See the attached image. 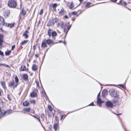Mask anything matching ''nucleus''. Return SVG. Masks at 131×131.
Masks as SVG:
<instances>
[{"label":"nucleus","mask_w":131,"mask_h":131,"mask_svg":"<svg viewBox=\"0 0 131 131\" xmlns=\"http://www.w3.org/2000/svg\"><path fill=\"white\" fill-rule=\"evenodd\" d=\"M30 110V107L26 108L23 109V111H24V113H25V111H26V112H29Z\"/></svg>","instance_id":"27"},{"label":"nucleus","mask_w":131,"mask_h":131,"mask_svg":"<svg viewBox=\"0 0 131 131\" xmlns=\"http://www.w3.org/2000/svg\"><path fill=\"white\" fill-rule=\"evenodd\" d=\"M46 43L49 45L53 44V41L52 40L50 39H48L46 40Z\"/></svg>","instance_id":"13"},{"label":"nucleus","mask_w":131,"mask_h":131,"mask_svg":"<svg viewBox=\"0 0 131 131\" xmlns=\"http://www.w3.org/2000/svg\"><path fill=\"white\" fill-rule=\"evenodd\" d=\"M52 30L50 28H49L48 30V34L50 37L52 33Z\"/></svg>","instance_id":"20"},{"label":"nucleus","mask_w":131,"mask_h":131,"mask_svg":"<svg viewBox=\"0 0 131 131\" xmlns=\"http://www.w3.org/2000/svg\"><path fill=\"white\" fill-rule=\"evenodd\" d=\"M42 93L43 94L44 96L46 98V99L47 100V95L46 94L45 92H42Z\"/></svg>","instance_id":"44"},{"label":"nucleus","mask_w":131,"mask_h":131,"mask_svg":"<svg viewBox=\"0 0 131 131\" xmlns=\"http://www.w3.org/2000/svg\"><path fill=\"white\" fill-rule=\"evenodd\" d=\"M15 81L16 83L15 84V85L14 86V88H16L18 84V79L17 76L15 77Z\"/></svg>","instance_id":"14"},{"label":"nucleus","mask_w":131,"mask_h":131,"mask_svg":"<svg viewBox=\"0 0 131 131\" xmlns=\"http://www.w3.org/2000/svg\"><path fill=\"white\" fill-rule=\"evenodd\" d=\"M41 46L42 47L45 48L47 47V45L45 41L42 42V43Z\"/></svg>","instance_id":"23"},{"label":"nucleus","mask_w":131,"mask_h":131,"mask_svg":"<svg viewBox=\"0 0 131 131\" xmlns=\"http://www.w3.org/2000/svg\"><path fill=\"white\" fill-rule=\"evenodd\" d=\"M49 128L50 129V130H51V128H52V127L51 126H50L49 127Z\"/></svg>","instance_id":"60"},{"label":"nucleus","mask_w":131,"mask_h":131,"mask_svg":"<svg viewBox=\"0 0 131 131\" xmlns=\"http://www.w3.org/2000/svg\"><path fill=\"white\" fill-rule=\"evenodd\" d=\"M7 5L10 8H14L17 6V3L15 0H10L8 2Z\"/></svg>","instance_id":"2"},{"label":"nucleus","mask_w":131,"mask_h":131,"mask_svg":"<svg viewBox=\"0 0 131 131\" xmlns=\"http://www.w3.org/2000/svg\"><path fill=\"white\" fill-rule=\"evenodd\" d=\"M12 113V111H7L6 112L4 111V112H2L0 114V116H4L5 114H9L10 113Z\"/></svg>","instance_id":"9"},{"label":"nucleus","mask_w":131,"mask_h":131,"mask_svg":"<svg viewBox=\"0 0 131 131\" xmlns=\"http://www.w3.org/2000/svg\"><path fill=\"white\" fill-rule=\"evenodd\" d=\"M117 0H111V2H115L117 1Z\"/></svg>","instance_id":"53"},{"label":"nucleus","mask_w":131,"mask_h":131,"mask_svg":"<svg viewBox=\"0 0 131 131\" xmlns=\"http://www.w3.org/2000/svg\"><path fill=\"white\" fill-rule=\"evenodd\" d=\"M4 66H6V67H9V65H6V64H5Z\"/></svg>","instance_id":"56"},{"label":"nucleus","mask_w":131,"mask_h":131,"mask_svg":"<svg viewBox=\"0 0 131 131\" xmlns=\"http://www.w3.org/2000/svg\"><path fill=\"white\" fill-rule=\"evenodd\" d=\"M98 104H99V106L100 107H101V104H99V103H98Z\"/></svg>","instance_id":"62"},{"label":"nucleus","mask_w":131,"mask_h":131,"mask_svg":"<svg viewBox=\"0 0 131 131\" xmlns=\"http://www.w3.org/2000/svg\"><path fill=\"white\" fill-rule=\"evenodd\" d=\"M68 6L70 9H72L74 7V5L73 2H71L68 3Z\"/></svg>","instance_id":"12"},{"label":"nucleus","mask_w":131,"mask_h":131,"mask_svg":"<svg viewBox=\"0 0 131 131\" xmlns=\"http://www.w3.org/2000/svg\"><path fill=\"white\" fill-rule=\"evenodd\" d=\"M48 108L49 110L51 112L52 111V109L51 106L49 105L48 106Z\"/></svg>","instance_id":"40"},{"label":"nucleus","mask_w":131,"mask_h":131,"mask_svg":"<svg viewBox=\"0 0 131 131\" xmlns=\"http://www.w3.org/2000/svg\"><path fill=\"white\" fill-rule=\"evenodd\" d=\"M72 14L73 15H75V12H73L72 13Z\"/></svg>","instance_id":"59"},{"label":"nucleus","mask_w":131,"mask_h":131,"mask_svg":"<svg viewBox=\"0 0 131 131\" xmlns=\"http://www.w3.org/2000/svg\"><path fill=\"white\" fill-rule=\"evenodd\" d=\"M10 13V10H6L4 13V15L6 17H8Z\"/></svg>","instance_id":"5"},{"label":"nucleus","mask_w":131,"mask_h":131,"mask_svg":"<svg viewBox=\"0 0 131 131\" xmlns=\"http://www.w3.org/2000/svg\"><path fill=\"white\" fill-rule=\"evenodd\" d=\"M3 18L0 16V25H2L4 26V24L5 23Z\"/></svg>","instance_id":"10"},{"label":"nucleus","mask_w":131,"mask_h":131,"mask_svg":"<svg viewBox=\"0 0 131 131\" xmlns=\"http://www.w3.org/2000/svg\"><path fill=\"white\" fill-rule=\"evenodd\" d=\"M57 6V4L56 3L53 4L52 5V7L54 8V10H56V9L55 8H56Z\"/></svg>","instance_id":"38"},{"label":"nucleus","mask_w":131,"mask_h":131,"mask_svg":"<svg viewBox=\"0 0 131 131\" xmlns=\"http://www.w3.org/2000/svg\"><path fill=\"white\" fill-rule=\"evenodd\" d=\"M5 64H0V66H2L3 65L4 66V65H5Z\"/></svg>","instance_id":"58"},{"label":"nucleus","mask_w":131,"mask_h":131,"mask_svg":"<svg viewBox=\"0 0 131 131\" xmlns=\"http://www.w3.org/2000/svg\"><path fill=\"white\" fill-rule=\"evenodd\" d=\"M29 32L28 31L26 30L23 34V36L25 38L27 39L28 38V34H29Z\"/></svg>","instance_id":"8"},{"label":"nucleus","mask_w":131,"mask_h":131,"mask_svg":"<svg viewBox=\"0 0 131 131\" xmlns=\"http://www.w3.org/2000/svg\"><path fill=\"white\" fill-rule=\"evenodd\" d=\"M109 92L111 96L114 97H118L119 95L116 91H115L114 89H112L110 90Z\"/></svg>","instance_id":"3"},{"label":"nucleus","mask_w":131,"mask_h":131,"mask_svg":"<svg viewBox=\"0 0 131 131\" xmlns=\"http://www.w3.org/2000/svg\"><path fill=\"white\" fill-rule=\"evenodd\" d=\"M1 84L2 86L4 88H5L6 87L5 82L4 81L1 82Z\"/></svg>","instance_id":"29"},{"label":"nucleus","mask_w":131,"mask_h":131,"mask_svg":"<svg viewBox=\"0 0 131 131\" xmlns=\"http://www.w3.org/2000/svg\"><path fill=\"white\" fill-rule=\"evenodd\" d=\"M11 52V50H9L8 51H6L5 52V55L6 56H8L10 54Z\"/></svg>","instance_id":"33"},{"label":"nucleus","mask_w":131,"mask_h":131,"mask_svg":"<svg viewBox=\"0 0 131 131\" xmlns=\"http://www.w3.org/2000/svg\"><path fill=\"white\" fill-rule=\"evenodd\" d=\"M29 103L27 101H25L23 103V105L25 106H27L29 105Z\"/></svg>","instance_id":"25"},{"label":"nucleus","mask_w":131,"mask_h":131,"mask_svg":"<svg viewBox=\"0 0 131 131\" xmlns=\"http://www.w3.org/2000/svg\"><path fill=\"white\" fill-rule=\"evenodd\" d=\"M119 3L121 4L122 5H123L124 4V3H123V2H121V0L119 1Z\"/></svg>","instance_id":"55"},{"label":"nucleus","mask_w":131,"mask_h":131,"mask_svg":"<svg viewBox=\"0 0 131 131\" xmlns=\"http://www.w3.org/2000/svg\"><path fill=\"white\" fill-rule=\"evenodd\" d=\"M20 14L23 15V16H24L26 14V12L25 11L23 8H22V10L20 12Z\"/></svg>","instance_id":"16"},{"label":"nucleus","mask_w":131,"mask_h":131,"mask_svg":"<svg viewBox=\"0 0 131 131\" xmlns=\"http://www.w3.org/2000/svg\"><path fill=\"white\" fill-rule=\"evenodd\" d=\"M31 116H33V117H34L35 118L37 119L38 121H39V122L40 123V118L39 117H36V116H34V115H31V114H30Z\"/></svg>","instance_id":"36"},{"label":"nucleus","mask_w":131,"mask_h":131,"mask_svg":"<svg viewBox=\"0 0 131 131\" xmlns=\"http://www.w3.org/2000/svg\"><path fill=\"white\" fill-rule=\"evenodd\" d=\"M60 26L61 28H63L64 29V32L66 34L65 36V37H66L68 31L70 28L71 26L68 25L64 24L63 22H62L61 23Z\"/></svg>","instance_id":"1"},{"label":"nucleus","mask_w":131,"mask_h":131,"mask_svg":"<svg viewBox=\"0 0 131 131\" xmlns=\"http://www.w3.org/2000/svg\"><path fill=\"white\" fill-rule=\"evenodd\" d=\"M30 29V27H28L27 28V29L28 30H29Z\"/></svg>","instance_id":"64"},{"label":"nucleus","mask_w":131,"mask_h":131,"mask_svg":"<svg viewBox=\"0 0 131 131\" xmlns=\"http://www.w3.org/2000/svg\"><path fill=\"white\" fill-rule=\"evenodd\" d=\"M64 12V9L63 8L59 12V14H62V13Z\"/></svg>","instance_id":"45"},{"label":"nucleus","mask_w":131,"mask_h":131,"mask_svg":"<svg viewBox=\"0 0 131 131\" xmlns=\"http://www.w3.org/2000/svg\"><path fill=\"white\" fill-rule=\"evenodd\" d=\"M67 115H65L64 114L62 115H61V118L60 120H62V119H64L66 117V116Z\"/></svg>","instance_id":"34"},{"label":"nucleus","mask_w":131,"mask_h":131,"mask_svg":"<svg viewBox=\"0 0 131 131\" xmlns=\"http://www.w3.org/2000/svg\"><path fill=\"white\" fill-rule=\"evenodd\" d=\"M36 84L37 85V88L39 89V83L38 81H36Z\"/></svg>","instance_id":"42"},{"label":"nucleus","mask_w":131,"mask_h":131,"mask_svg":"<svg viewBox=\"0 0 131 131\" xmlns=\"http://www.w3.org/2000/svg\"><path fill=\"white\" fill-rule=\"evenodd\" d=\"M100 92H99L98 94V95H97V98H100Z\"/></svg>","instance_id":"52"},{"label":"nucleus","mask_w":131,"mask_h":131,"mask_svg":"<svg viewBox=\"0 0 131 131\" xmlns=\"http://www.w3.org/2000/svg\"><path fill=\"white\" fill-rule=\"evenodd\" d=\"M97 103L101 104L103 102L100 98H97Z\"/></svg>","instance_id":"26"},{"label":"nucleus","mask_w":131,"mask_h":131,"mask_svg":"<svg viewBox=\"0 0 131 131\" xmlns=\"http://www.w3.org/2000/svg\"><path fill=\"white\" fill-rule=\"evenodd\" d=\"M0 55L2 56H3L4 55L3 53L1 50H0Z\"/></svg>","instance_id":"50"},{"label":"nucleus","mask_w":131,"mask_h":131,"mask_svg":"<svg viewBox=\"0 0 131 131\" xmlns=\"http://www.w3.org/2000/svg\"><path fill=\"white\" fill-rule=\"evenodd\" d=\"M15 85V84L14 83V81L13 80L10 82L8 83V86L10 87H13V89H15V88H14V86Z\"/></svg>","instance_id":"7"},{"label":"nucleus","mask_w":131,"mask_h":131,"mask_svg":"<svg viewBox=\"0 0 131 131\" xmlns=\"http://www.w3.org/2000/svg\"><path fill=\"white\" fill-rule=\"evenodd\" d=\"M106 95V91L104 90L102 92V96H104Z\"/></svg>","instance_id":"39"},{"label":"nucleus","mask_w":131,"mask_h":131,"mask_svg":"<svg viewBox=\"0 0 131 131\" xmlns=\"http://www.w3.org/2000/svg\"><path fill=\"white\" fill-rule=\"evenodd\" d=\"M28 41V40H25L22 41L20 44L21 45H23L26 43Z\"/></svg>","instance_id":"24"},{"label":"nucleus","mask_w":131,"mask_h":131,"mask_svg":"<svg viewBox=\"0 0 131 131\" xmlns=\"http://www.w3.org/2000/svg\"><path fill=\"white\" fill-rule=\"evenodd\" d=\"M7 98L8 100L9 101H11V100L12 99L11 98V96L9 94H8L7 95Z\"/></svg>","instance_id":"41"},{"label":"nucleus","mask_w":131,"mask_h":131,"mask_svg":"<svg viewBox=\"0 0 131 131\" xmlns=\"http://www.w3.org/2000/svg\"><path fill=\"white\" fill-rule=\"evenodd\" d=\"M26 67L25 66H23L21 67L20 70H21L23 71L26 70Z\"/></svg>","instance_id":"30"},{"label":"nucleus","mask_w":131,"mask_h":131,"mask_svg":"<svg viewBox=\"0 0 131 131\" xmlns=\"http://www.w3.org/2000/svg\"><path fill=\"white\" fill-rule=\"evenodd\" d=\"M119 86H121L122 88H123L124 89H125V87L124 86V85L122 84H120L119 85Z\"/></svg>","instance_id":"49"},{"label":"nucleus","mask_w":131,"mask_h":131,"mask_svg":"<svg viewBox=\"0 0 131 131\" xmlns=\"http://www.w3.org/2000/svg\"><path fill=\"white\" fill-rule=\"evenodd\" d=\"M115 98L113 99V101L114 103H117L119 99V97H114Z\"/></svg>","instance_id":"18"},{"label":"nucleus","mask_w":131,"mask_h":131,"mask_svg":"<svg viewBox=\"0 0 131 131\" xmlns=\"http://www.w3.org/2000/svg\"><path fill=\"white\" fill-rule=\"evenodd\" d=\"M31 116H33V117H34L35 118L37 119L38 121H39V122L40 123V118L39 117H36V116H34V115H31V114H30Z\"/></svg>","instance_id":"37"},{"label":"nucleus","mask_w":131,"mask_h":131,"mask_svg":"<svg viewBox=\"0 0 131 131\" xmlns=\"http://www.w3.org/2000/svg\"><path fill=\"white\" fill-rule=\"evenodd\" d=\"M80 3L82 2L84 0H79Z\"/></svg>","instance_id":"61"},{"label":"nucleus","mask_w":131,"mask_h":131,"mask_svg":"<svg viewBox=\"0 0 131 131\" xmlns=\"http://www.w3.org/2000/svg\"><path fill=\"white\" fill-rule=\"evenodd\" d=\"M106 106L108 107L112 108L113 107V103L110 101H107L106 103Z\"/></svg>","instance_id":"4"},{"label":"nucleus","mask_w":131,"mask_h":131,"mask_svg":"<svg viewBox=\"0 0 131 131\" xmlns=\"http://www.w3.org/2000/svg\"><path fill=\"white\" fill-rule=\"evenodd\" d=\"M57 35V34L55 31H53L51 35L52 36H55Z\"/></svg>","instance_id":"31"},{"label":"nucleus","mask_w":131,"mask_h":131,"mask_svg":"<svg viewBox=\"0 0 131 131\" xmlns=\"http://www.w3.org/2000/svg\"><path fill=\"white\" fill-rule=\"evenodd\" d=\"M91 5V3L88 2L86 4L85 7H87V8H88L91 6H90Z\"/></svg>","instance_id":"28"},{"label":"nucleus","mask_w":131,"mask_h":131,"mask_svg":"<svg viewBox=\"0 0 131 131\" xmlns=\"http://www.w3.org/2000/svg\"><path fill=\"white\" fill-rule=\"evenodd\" d=\"M4 24V26H6L7 27H9L12 28L13 27L14 25V23L11 24H8L5 23Z\"/></svg>","instance_id":"6"},{"label":"nucleus","mask_w":131,"mask_h":131,"mask_svg":"<svg viewBox=\"0 0 131 131\" xmlns=\"http://www.w3.org/2000/svg\"><path fill=\"white\" fill-rule=\"evenodd\" d=\"M30 103L32 104H35L36 103V101L34 100H31L30 101Z\"/></svg>","instance_id":"32"},{"label":"nucleus","mask_w":131,"mask_h":131,"mask_svg":"<svg viewBox=\"0 0 131 131\" xmlns=\"http://www.w3.org/2000/svg\"><path fill=\"white\" fill-rule=\"evenodd\" d=\"M89 106H94V103L93 102H92L91 103H90V104H89Z\"/></svg>","instance_id":"51"},{"label":"nucleus","mask_w":131,"mask_h":131,"mask_svg":"<svg viewBox=\"0 0 131 131\" xmlns=\"http://www.w3.org/2000/svg\"><path fill=\"white\" fill-rule=\"evenodd\" d=\"M33 48H34V50H35V49H36V47L35 46H33Z\"/></svg>","instance_id":"57"},{"label":"nucleus","mask_w":131,"mask_h":131,"mask_svg":"<svg viewBox=\"0 0 131 131\" xmlns=\"http://www.w3.org/2000/svg\"><path fill=\"white\" fill-rule=\"evenodd\" d=\"M58 125L57 124H55L53 125V128L55 131H56L58 128Z\"/></svg>","instance_id":"21"},{"label":"nucleus","mask_w":131,"mask_h":131,"mask_svg":"<svg viewBox=\"0 0 131 131\" xmlns=\"http://www.w3.org/2000/svg\"><path fill=\"white\" fill-rule=\"evenodd\" d=\"M121 2H123V3H124V4L125 5H127V3L126 2H124V1L123 0H121Z\"/></svg>","instance_id":"47"},{"label":"nucleus","mask_w":131,"mask_h":131,"mask_svg":"<svg viewBox=\"0 0 131 131\" xmlns=\"http://www.w3.org/2000/svg\"><path fill=\"white\" fill-rule=\"evenodd\" d=\"M41 118H42V119L43 120H44V119L45 118V116L44 114H43L42 113V114H41Z\"/></svg>","instance_id":"43"},{"label":"nucleus","mask_w":131,"mask_h":131,"mask_svg":"<svg viewBox=\"0 0 131 131\" xmlns=\"http://www.w3.org/2000/svg\"><path fill=\"white\" fill-rule=\"evenodd\" d=\"M64 18H66V19H67V18H68V16L67 15H65V16H64Z\"/></svg>","instance_id":"54"},{"label":"nucleus","mask_w":131,"mask_h":131,"mask_svg":"<svg viewBox=\"0 0 131 131\" xmlns=\"http://www.w3.org/2000/svg\"><path fill=\"white\" fill-rule=\"evenodd\" d=\"M43 12V10L42 9H41L40 10V12L39 13V15H41L42 14Z\"/></svg>","instance_id":"46"},{"label":"nucleus","mask_w":131,"mask_h":131,"mask_svg":"<svg viewBox=\"0 0 131 131\" xmlns=\"http://www.w3.org/2000/svg\"><path fill=\"white\" fill-rule=\"evenodd\" d=\"M15 45H14L12 47V49H11V50H14V48L15 47Z\"/></svg>","instance_id":"48"},{"label":"nucleus","mask_w":131,"mask_h":131,"mask_svg":"<svg viewBox=\"0 0 131 131\" xmlns=\"http://www.w3.org/2000/svg\"><path fill=\"white\" fill-rule=\"evenodd\" d=\"M32 70L34 71H36L37 69V67L35 64H34L32 67Z\"/></svg>","instance_id":"15"},{"label":"nucleus","mask_w":131,"mask_h":131,"mask_svg":"<svg viewBox=\"0 0 131 131\" xmlns=\"http://www.w3.org/2000/svg\"><path fill=\"white\" fill-rule=\"evenodd\" d=\"M53 23V25H54V23L57 21V19H54L51 20Z\"/></svg>","instance_id":"35"},{"label":"nucleus","mask_w":131,"mask_h":131,"mask_svg":"<svg viewBox=\"0 0 131 131\" xmlns=\"http://www.w3.org/2000/svg\"><path fill=\"white\" fill-rule=\"evenodd\" d=\"M30 95L32 97H36L37 95V94L36 93L33 92L30 93Z\"/></svg>","instance_id":"17"},{"label":"nucleus","mask_w":131,"mask_h":131,"mask_svg":"<svg viewBox=\"0 0 131 131\" xmlns=\"http://www.w3.org/2000/svg\"><path fill=\"white\" fill-rule=\"evenodd\" d=\"M23 77L24 80H26L28 79V76L26 74H24L23 75Z\"/></svg>","instance_id":"19"},{"label":"nucleus","mask_w":131,"mask_h":131,"mask_svg":"<svg viewBox=\"0 0 131 131\" xmlns=\"http://www.w3.org/2000/svg\"><path fill=\"white\" fill-rule=\"evenodd\" d=\"M3 35L0 34V46L2 45L3 42Z\"/></svg>","instance_id":"11"},{"label":"nucleus","mask_w":131,"mask_h":131,"mask_svg":"<svg viewBox=\"0 0 131 131\" xmlns=\"http://www.w3.org/2000/svg\"><path fill=\"white\" fill-rule=\"evenodd\" d=\"M53 25V23H52V22L51 20H50L49 21L47 25V26L49 27L50 26Z\"/></svg>","instance_id":"22"},{"label":"nucleus","mask_w":131,"mask_h":131,"mask_svg":"<svg viewBox=\"0 0 131 131\" xmlns=\"http://www.w3.org/2000/svg\"><path fill=\"white\" fill-rule=\"evenodd\" d=\"M38 55L37 54H36L35 55V56L36 57H38Z\"/></svg>","instance_id":"63"}]
</instances>
